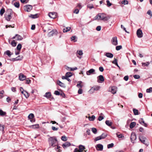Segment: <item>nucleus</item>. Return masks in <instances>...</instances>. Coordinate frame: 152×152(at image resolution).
Instances as JSON below:
<instances>
[{
	"label": "nucleus",
	"instance_id": "obj_1",
	"mask_svg": "<svg viewBox=\"0 0 152 152\" xmlns=\"http://www.w3.org/2000/svg\"><path fill=\"white\" fill-rule=\"evenodd\" d=\"M48 141L50 147H54L58 144L57 140L55 137H50Z\"/></svg>",
	"mask_w": 152,
	"mask_h": 152
},
{
	"label": "nucleus",
	"instance_id": "obj_2",
	"mask_svg": "<svg viewBox=\"0 0 152 152\" xmlns=\"http://www.w3.org/2000/svg\"><path fill=\"white\" fill-rule=\"evenodd\" d=\"M107 136V134L105 133H103L101 135L96 137L94 139L95 141H97L102 139L105 138Z\"/></svg>",
	"mask_w": 152,
	"mask_h": 152
},
{
	"label": "nucleus",
	"instance_id": "obj_3",
	"mask_svg": "<svg viewBox=\"0 0 152 152\" xmlns=\"http://www.w3.org/2000/svg\"><path fill=\"white\" fill-rule=\"evenodd\" d=\"M58 33V31L56 30L53 29L50 32H49L48 34V36L49 37L52 36L54 35H56Z\"/></svg>",
	"mask_w": 152,
	"mask_h": 152
},
{
	"label": "nucleus",
	"instance_id": "obj_4",
	"mask_svg": "<svg viewBox=\"0 0 152 152\" xmlns=\"http://www.w3.org/2000/svg\"><path fill=\"white\" fill-rule=\"evenodd\" d=\"M136 136L135 133L134 132H132L131 133L130 139L132 142L134 143V141L136 139Z\"/></svg>",
	"mask_w": 152,
	"mask_h": 152
},
{
	"label": "nucleus",
	"instance_id": "obj_5",
	"mask_svg": "<svg viewBox=\"0 0 152 152\" xmlns=\"http://www.w3.org/2000/svg\"><path fill=\"white\" fill-rule=\"evenodd\" d=\"M136 34L137 37L139 38H141L143 37V33L140 28L137 29Z\"/></svg>",
	"mask_w": 152,
	"mask_h": 152
},
{
	"label": "nucleus",
	"instance_id": "obj_6",
	"mask_svg": "<svg viewBox=\"0 0 152 152\" xmlns=\"http://www.w3.org/2000/svg\"><path fill=\"white\" fill-rule=\"evenodd\" d=\"M111 42L113 45L116 46L118 45V40L117 37H115L112 38L111 39Z\"/></svg>",
	"mask_w": 152,
	"mask_h": 152
},
{
	"label": "nucleus",
	"instance_id": "obj_7",
	"mask_svg": "<svg viewBox=\"0 0 152 152\" xmlns=\"http://www.w3.org/2000/svg\"><path fill=\"white\" fill-rule=\"evenodd\" d=\"M43 31L44 32H46L47 31H49L51 30V27H50V25L48 24L45 25V26L43 27Z\"/></svg>",
	"mask_w": 152,
	"mask_h": 152
},
{
	"label": "nucleus",
	"instance_id": "obj_8",
	"mask_svg": "<svg viewBox=\"0 0 152 152\" xmlns=\"http://www.w3.org/2000/svg\"><path fill=\"white\" fill-rule=\"evenodd\" d=\"M32 9V7L31 5H26L25 6L24 10L25 11L29 12Z\"/></svg>",
	"mask_w": 152,
	"mask_h": 152
},
{
	"label": "nucleus",
	"instance_id": "obj_9",
	"mask_svg": "<svg viewBox=\"0 0 152 152\" xmlns=\"http://www.w3.org/2000/svg\"><path fill=\"white\" fill-rule=\"evenodd\" d=\"M26 77L23 74L20 73L19 75V79L21 81H23L26 79Z\"/></svg>",
	"mask_w": 152,
	"mask_h": 152
},
{
	"label": "nucleus",
	"instance_id": "obj_10",
	"mask_svg": "<svg viewBox=\"0 0 152 152\" xmlns=\"http://www.w3.org/2000/svg\"><path fill=\"white\" fill-rule=\"evenodd\" d=\"M48 15L50 18L54 19L56 17L57 13L54 12H50L49 13Z\"/></svg>",
	"mask_w": 152,
	"mask_h": 152
},
{
	"label": "nucleus",
	"instance_id": "obj_11",
	"mask_svg": "<svg viewBox=\"0 0 152 152\" xmlns=\"http://www.w3.org/2000/svg\"><path fill=\"white\" fill-rule=\"evenodd\" d=\"M110 91L111 92L112 94H114L116 93V87L115 86H113L111 87L110 89Z\"/></svg>",
	"mask_w": 152,
	"mask_h": 152
},
{
	"label": "nucleus",
	"instance_id": "obj_12",
	"mask_svg": "<svg viewBox=\"0 0 152 152\" xmlns=\"http://www.w3.org/2000/svg\"><path fill=\"white\" fill-rule=\"evenodd\" d=\"M96 149L98 151H102L103 149V146L102 145L99 144L96 145Z\"/></svg>",
	"mask_w": 152,
	"mask_h": 152
},
{
	"label": "nucleus",
	"instance_id": "obj_13",
	"mask_svg": "<svg viewBox=\"0 0 152 152\" xmlns=\"http://www.w3.org/2000/svg\"><path fill=\"white\" fill-rule=\"evenodd\" d=\"M139 123L142 125H144L145 127H147V124L145 123L143 119L142 118H140L139 120Z\"/></svg>",
	"mask_w": 152,
	"mask_h": 152
},
{
	"label": "nucleus",
	"instance_id": "obj_14",
	"mask_svg": "<svg viewBox=\"0 0 152 152\" xmlns=\"http://www.w3.org/2000/svg\"><path fill=\"white\" fill-rule=\"evenodd\" d=\"M104 55L107 57L110 58H112L113 56V55L110 53H104Z\"/></svg>",
	"mask_w": 152,
	"mask_h": 152
},
{
	"label": "nucleus",
	"instance_id": "obj_15",
	"mask_svg": "<svg viewBox=\"0 0 152 152\" xmlns=\"http://www.w3.org/2000/svg\"><path fill=\"white\" fill-rule=\"evenodd\" d=\"M71 145V144L69 142H66L64 143L62 146L63 148H64L69 146Z\"/></svg>",
	"mask_w": 152,
	"mask_h": 152
},
{
	"label": "nucleus",
	"instance_id": "obj_16",
	"mask_svg": "<svg viewBox=\"0 0 152 152\" xmlns=\"http://www.w3.org/2000/svg\"><path fill=\"white\" fill-rule=\"evenodd\" d=\"M98 82L99 83H100L99 81V80L101 82H103L104 81V77L102 75H100L98 77Z\"/></svg>",
	"mask_w": 152,
	"mask_h": 152
},
{
	"label": "nucleus",
	"instance_id": "obj_17",
	"mask_svg": "<svg viewBox=\"0 0 152 152\" xmlns=\"http://www.w3.org/2000/svg\"><path fill=\"white\" fill-rule=\"evenodd\" d=\"M39 126L38 124H36L31 126H29L28 127L31 129H37L39 128Z\"/></svg>",
	"mask_w": 152,
	"mask_h": 152
},
{
	"label": "nucleus",
	"instance_id": "obj_18",
	"mask_svg": "<svg viewBox=\"0 0 152 152\" xmlns=\"http://www.w3.org/2000/svg\"><path fill=\"white\" fill-rule=\"evenodd\" d=\"M94 72L95 70L94 69H91L86 72V74L88 75H90V74H92Z\"/></svg>",
	"mask_w": 152,
	"mask_h": 152
},
{
	"label": "nucleus",
	"instance_id": "obj_19",
	"mask_svg": "<svg viewBox=\"0 0 152 152\" xmlns=\"http://www.w3.org/2000/svg\"><path fill=\"white\" fill-rule=\"evenodd\" d=\"M100 88V87L99 86H96L92 87V88H91V89H93L94 91H98L99 90Z\"/></svg>",
	"mask_w": 152,
	"mask_h": 152
},
{
	"label": "nucleus",
	"instance_id": "obj_20",
	"mask_svg": "<svg viewBox=\"0 0 152 152\" xmlns=\"http://www.w3.org/2000/svg\"><path fill=\"white\" fill-rule=\"evenodd\" d=\"M111 17V16L110 15H108L107 16H106L102 20L104 21H107L110 19Z\"/></svg>",
	"mask_w": 152,
	"mask_h": 152
},
{
	"label": "nucleus",
	"instance_id": "obj_21",
	"mask_svg": "<svg viewBox=\"0 0 152 152\" xmlns=\"http://www.w3.org/2000/svg\"><path fill=\"white\" fill-rule=\"evenodd\" d=\"M23 39L22 37L20 35L16 34V40H21Z\"/></svg>",
	"mask_w": 152,
	"mask_h": 152
},
{
	"label": "nucleus",
	"instance_id": "obj_22",
	"mask_svg": "<svg viewBox=\"0 0 152 152\" xmlns=\"http://www.w3.org/2000/svg\"><path fill=\"white\" fill-rule=\"evenodd\" d=\"M100 20H102L106 16V15L103 13H100Z\"/></svg>",
	"mask_w": 152,
	"mask_h": 152
},
{
	"label": "nucleus",
	"instance_id": "obj_23",
	"mask_svg": "<svg viewBox=\"0 0 152 152\" xmlns=\"http://www.w3.org/2000/svg\"><path fill=\"white\" fill-rule=\"evenodd\" d=\"M140 140L141 142L142 140H146L147 138L144 136H141L139 137Z\"/></svg>",
	"mask_w": 152,
	"mask_h": 152
},
{
	"label": "nucleus",
	"instance_id": "obj_24",
	"mask_svg": "<svg viewBox=\"0 0 152 152\" xmlns=\"http://www.w3.org/2000/svg\"><path fill=\"white\" fill-rule=\"evenodd\" d=\"M79 150L80 151H83V150L85 149V148L84 146L82 145H80L79 146Z\"/></svg>",
	"mask_w": 152,
	"mask_h": 152
},
{
	"label": "nucleus",
	"instance_id": "obj_25",
	"mask_svg": "<svg viewBox=\"0 0 152 152\" xmlns=\"http://www.w3.org/2000/svg\"><path fill=\"white\" fill-rule=\"evenodd\" d=\"M105 124L108 126H111L112 124V123L109 121L107 120L105 121Z\"/></svg>",
	"mask_w": 152,
	"mask_h": 152
},
{
	"label": "nucleus",
	"instance_id": "obj_26",
	"mask_svg": "<svg viewBox=\"0 0 152 152\" xmlns=\"http://www.w3.org/2000/svg\"><path fill=\"white\" fill-rule=\"evenodd\" d=\"M136 123L135 122H132L131 123L130 125V128L132 129L134 128L136 125Z\"/></svg>",
	"mask_w": 152,
	"mask_h": 152
},
{
	"label": "nucleus",
	"instance_id": "obj_27",
	"mask_svg": "<svg viewBox=\"0 0 152 152\" xmlns=\"http://www.w3.org/2000/svg\"><path fill=\"white\" fill-rule=\"evenodd\" d=\"M6 113L5 112H4L2 111L1 110H0V115L3 116L5 115Z\"/></svg>",
	"mask_w": 152,
	"mask_h": 152
},
{
	"label": "nucleus",
	"instance_id": "obj_28",
	"mask_svg": "<svg viewBox=\"0 0 152 152\" xmlns=\"http://www.w3.org/2000/svg\"><path fill=\"white\" fill-rule=\"evenodd\" d=\"M72 75V73L70 72H67L66 73L65 75L64 76L66 77H71Z\"/></svg>",
	"mask_w": 152,
	"mask_h": 152
},
{
	"label": "nucleus",
	"instance_id": "obj_29",
	"mask_svg": "<svg viewBox=\"0 0 152 152\" xmlns=\"http://www.w3.org/2000/svg\"><path fill=\"white\" fill-rule=\"evenodd\" d=\"M57 83L60 86L62 87H64V84L61 82L60 81L58 80L57 81Z\"/></svg>",
	"mask_w": 152,
	"mask_h": 152
},
{
	"label": "nucleus",
	"instance_id": "obj_30",
	"mask_svg": "<svg viewBox=\"0 0 152 152\" xmlns=\"http://www.w3.org/2000/svg\"><path fill=\"white\" fill-rule=\"evenodd\" d=\"M71 29V28L70 27H67L65 28H64L63 30L64 32H66L69 31Z\"/></svg>",
	"mask_w": 152,
	"mask_h": 152
},
{
	"label": "nucleus",
	"instance_id": "obj_31",
	"mask_svg": "<svg viewBox=\"0 0 152 152\" xmlns=\"http://www.w3.org/2000/svg\"><path fill=\"white\" fill-rule=\"evenodd\" d=\"M23 56H18L17 57L15 58V59H16V61L21 60L23 58Z\"/></svg>",
	"mask_w": 152,
	"mask_h": 152
},
{
	"label": "nucleus",
	"instance_id": "obj_32",
	"mask_svg": "<svg viewBox=\"0 0 152 152\" xmlns=\"http://www.w3.org/2000/svg\"><path fill=\"white\" fill-rule=\"evenodd\" d=\"M45 96L47 98H50L51 96V93L50 92H47L45 93Z\"/></svg>",
	"mask_w": 152,
	"mask_h": 152
},
{
	"label": "nucleus",
	"instance_id": "obj_33",
	"mask_svg": "<svg viewBox=\"0 0 152 152\" xmlns=\"http://www.w3.org/2000/svg\"><path fill=\"white\" fill-rule=\"evenodd\" d=\"M88 118L89 121H93L95 119V117L94 115H93L91 117L89 116Z\"/></svg>",
	"mask_w": 152,
	"mask_h": 152
},
{
	"label": "nucleus",
	"instance_id": "obj_34",
	"mask_svg": "<svg viewBox=\"0 0 152 152\" xmlns=\"http://www.w3.org/2000/svg\"><path fill=\"white\" fill-rule=\"evenodd\" d=\"M34 115L33 113H30L28 116L29 119H31L34 118Z\"/></svg>",
	"mask_w": 152,
	"mask_h": 152
},
{
	"label": "nucleus",
	"instance_id": "obj_35",
	"mask_svg": "<svg viewBox=\"0 0 152 152\" xmlns=\"http://www.w3.org/2000/svg\"><path fill=\"white\" fill-rule=\"evenodd\" d=\"M11 16L10 15H7V16H5L6 19L8 21H9L11 18Z\"/></svg>",
	"mask_w": 152,
	"mask_h": 152
},
{
	"label": "nucleus",
	"instance_id": "obj_36",
	"mask_svg": "<svg viewBox=\"0 0 152 152\" xmlns=\"http://www.w3.org/2000/svg\"><path fill=\"white\" fill-rule=\"evenodd\" d=\"M4 54H6L7 55H8L9 57H10L11 55L10 51L9 50L6 51L4 53Z\"/></svg>",
	"mask_w": 152,
	"mask_h": 152
},
{
	"label": "nucleus",
	"instance_id": "obj_37",
	"mask_svg": "<svg viewBox=\"0 0 152 152\" xmlns=\"http://www.w3.org/2000/svg\"><path fill=\"white\" fill-rule=\"evenodd\" d=\"M14 5L17 8H19L20 6V4L19 2H16L14 3Z\"/></svg>",
	"mask_w": 152,
	"mask_h": 152
},
{
	"label": "nucleus",
	"instance_id": "obj_38",
	"mask_svg": "<svg viewBox=\"0 0 152 152\" xmlns=\"http://www.w3.org/2000/svg\"><path fill=\"white\" fill-rule=\"evenodd\" d=\"M29 17L32 18H35L38 17V15L37 14L34 15H31Z\"/></svg>",
	"mask_w": 152,
	"mask_h": 152
},
{
	"label": "nucleus",
	"instance_id": "obj_39",
	"mask_svg": "<svg viewBox=\"0 0 152 152\" xmlns=\"http://www.w3.org/2000/svg\"><path fill=\"white\" fill-rule=\"evenodd\" d=\"M22 47V45L20 44H18L17 47V49L18 50L20 51Z\"/></svg>",
	"mask_w": 152,
	"mask_h": 152
},
{
	"label": "nucleus",
	"instance_id": "obj_40",
	"mask_svg": "<svg viewBox=\"0 0 152 152\" xmlns=\"http://www.w3.org/2000/svg\"><path fill=\"white\" fill-rule=\"evenodd\" d=\"M133 111L134 115H138V111L136 109H133Z\"/></svg>",
	"mask_w": 152,
	"mask_h": 152
},
{
	"label": "nucleus",
	"instance_id": "obj_41",
	"mask_svg": "<svg viewBox=\"0 0 152 152\" xmlns=\"http://www.w3.org/2000/svg\"><path fill=\"white\" fill-rule=\"evenodd\" d=\"M87 7L89 8L90 9H91L94 8L93 5L92 4H89L87 5Z\"/></svg>",
	"mask_w": 152,
	"mask_h": 152
},
{
	"label": "nucleus",
	"instance_id": "obj_42",
	"mask_svg": "<svg viewBox=\"0 0 152 152\" xmlns=\"http://www.w3.org/2000/svg\"><path fill=\"white\" fill-rule=\"evenodd\" d=\"M5 12V10L4 8H2L0 11V14L2 16Z\"/></svg>",
	"mask_w": 152,
	"mask_h": 152
},
{
	"label": "nucleus",
	"instance_id": "obj_43",
	"mask_svg": "<svg viewBox=\"0 0 152 152\" xmlns=\"http://www.w3.org/2000/svg\"><path fill=\"white\" fill-rule=\"evenodd\" d=\"M23 94L27 98L29 96L28 93L26 91H24V94Z\"/></svg>",
	"mask_w": 152,
	"mask_h": 152
},
{
	"label": "nucleus",
	"instance_id": "obj_44",
	"mask_svg": "<svg viewBox=\"0 0 152 152\" xmlns=\"http://www.w3.org/2000/svg\"><path fill=\"white\" fill-rule=\"evenodd\" d=\"M100 13H99L94 17V20L100 19Z\"/></svg>",
	"mask_w": 152,
	"mask_h": 152
},
{
	"label": "nucleus",
	"instance_id": "obj_45",
	"mask_svg": "<svg viewBox=\"0 0 152 152\" xmlns=\"http://www.w3.org/2000/svg\"><path fill=\"white\" fill-rule=\"evenodd\" d=\"M82 83V81H79L78 82V83L77 84V86L78 87H80V88H81L83 87V85L81 84V83Z\"/></svg>",
	"mask_w": 152,
	"mask_h": 152
},
{
	"label": "nucleus",
	"instance_id": "obj_46",
	"mask_svg": "<svg viewBox=\"0 0 152 152\" xmlns=\"http://www.w3.org/2000/svg\"><path fill=\"white\" fill-rule=\"evenodd\" d=\"M17 42H15L14 40H13L11 43V45L13 47H15L16 46Z\"/></svg>",
	"mask_w": 152,
	"mask_h": 152
},
{
	"label": "nucleus",
	"instance_id": "obj_47",
	"mask_svg": "<svg viewBox=\"0 0 152 152\" xmlns=\"http://www.w3.org/2000/svg\"><path fill=\"white\" fill-rule=\"evenodd\" d=\"M118 133H117L116 134L117 137H118V138H122L123 137H124V136L122 135V134H119Z\"/></svg>",
	"mask_w": 152,
	"mask_h": 152
},
{
	"label": "nucleus",
	"instance_id": "obj_48",
	"mask_svg": "<svg viewBox=\"0 0 152 152\" xmlns=\"http://www.w3.org/2000/svg\"><path fill=\"white\" fill-rule=\"evenodd\" d=\"M92 131L94 134H96L97 133V130L96 128H93L92 129Z\"/></svg>",
	"mask_w": 152,
	"mask_h": 152
},
{
	"label": "nucleus",
	"instance_id": "obj_49",
	"mask_svg": "<svg viewBox=\"0 0 152 152\" xmlns=\"http://www.w3.org/2000/svg\"><path fill=\"white\" fill-rule=\"evenodd\" d=\"M62 79H66L69 82H70L71 81V80L69 78V77H66L64 76H62Z\"/></svg>",
	"mask_w": 152,
	"mask_h": 152
},
{
	"label": "nucleus",
	"instance_id": "obj_50",
	"mask_svg": "<svg viewBox=\"0 0 152 152\" xmlns=\"http://www.w3.org/2000/svg\"><path fill=\"white\" fill-rule=\"evenodd\" d=\"M152 92V88L150 87L149 88L147 89L146 92L148 93H150Z\"/></svg>",
	"mask_w": 152,
	"mask_h": 152
},
{
	"label": "nucleus",
	"instance_id": "obj_51",
	"mask_svg": "<svg viewBox=\"0 0 152 152\" xmlns=\"http://www.w3.org/2000/svg\"><path fill=\"white\" fill-rule=\"evenodd\" d=\"M122 48L121 45L117 46L116 47V50H120Z\"/></svg>",
	"mask_w": 152,
	"mask_h": 152
},
{
	"label": "nucleus",
	"instance_id": "obj_52",
	"mask_svg": "<svg viewBox=\"0 0 152 152\" xmlns=\"http://www.w3.org/2000/svg\"><path fill=\"white\" fill-rule=\"evenodd\" d=\"M114 144L113 143H111L110 144H108L107 146L108 148H109L113 147V146Z\"/></svg>",
	"mask_w": 152,
	"mask_h": 152
},
{
	"label": "nucleus",
	"instance_id": "obj_53",
	"mask_svg": "<svg viewBox=\"0 0 152 152\" xmlns=\"http://www.w3.org/2000/svg\"><path fill=\"white\" fill-rule=\"evenodd\" d=\"M61 139L64 141H66L67 140L66 137L65 136H62L61 137Z\"/></svg>",
	"mask_w": 152,
	"mask_h": 152
},
{
	"label": "nucleus",
	"instance_id": "obj_54",
	"mask_svg": "<svg viewBox=\"0 0 152 152\" xmlns=\"http://www.w3.org/2000/svg\"><path fill=\"white\" fill-rule=\"evenodd\" d=\"M128 3V1L127 0H124L122 1V4L124 5L127 4Z\"/></svg>",
	"mask_w": 152,
	"mask_h": 152
},
{
	"label": "nucleus",
	"instance_id": "obj_55",
	"mask_svg": "<svg viewBox=\"0 0 152 152\" xmlns=\"http://www.w3.org/2000/svg\"><path fill=\"white\" fill-rule=\"evenodd\" d=\"M78 54L80 56L82 55L83 54V53L82 50H78L77 52Z\"/></svg>",
	"mask_w": 152,
	"mask_h": 152
},
{
	"label": "nucleus",
	"instance_id": "obj_56",
	"mask_svg": "<svg viewBox=\"0 0 152 152\" xmlns=\"http://www.w3.org/2000/svg\"><path fill=\"white\" fill-rule=\"evenodd\" d=\"M79 10L78 9H75L73 11V12L76 14H77L79 13Z\"/></svg>",
	"mask_w": 152,
	"mask_h": 152
},
{
	"label": "nucleus",
	"instance_id": "obj_57",
	"mask_svg": "<svg viewBox=\"0 0 152 152\" xmlns=\"http://www.w3.org/2000/svg\"><path fill=\"white\" fill-rule=\"evenodd\" d=\"M147 14L149 15L150 17H151L152 16V13L151 11L150 10H149L147 12Z\"/></svg>",
	"mask_w": 152,
	"mask_h": 152
},
{
	"label": "nucleus",
	"instance_id": "obj_58",
	"mask_svg": "<svg viewBox=\"0 0 152 152\" xmlns=\"http://www.w3.org/2000/svg\"><path fill=\"white\" fill-rule=\"evenodd\" d=\"M133 77L135 79H139L140 77L139 75H134Z\"/></svg>",
	"mask_w": 152,
	"mask_h": 152
},
{
	"label": "nucleus",
	"instance_id": "obj_59",
	"mask_svg": "<svg viewBox=\"0 0 152 152\" xmlns=\"http://www.w3.org/2000/svg\"><path fill=\"white\" fill-rule=\"evenodd\" d=\"M107 5L108 7H110L112 5V4L110 3L109 0H107L106 1Z\"/></svg>",
	"mask_w": 152,
	"mask_h": 152
},
{
	"label": "nucleus",
	"instance_id": "obj_60",
	"mask_svg": "<svg viewBox=\"0 0 152 152\" xmlns=\"http://www.w3.org/2000/svg\"><path fill=\"white\" fill-rule=\"evenodd\" d=\"M76 38V37L75 36H73L71 38V41H74V42H75L76 41V40H75V39Z\"/></svg>",
	"mask_w": 152,
	"mask_h": 152
},
{
	"label": "nucleus",
	"instance_id": "obj_61",
	"mask_svg": "<svg viewBox=\"0 0 152 152\" xmlns=\"http://www.w3.org/2000/svg\"><path fill=\"white\" fill-rule=\"evenodd\" d=\"M121 28L123 29L126 32L129 33V32H127L126 31V28H125L124 27V26L122 25H121Z\"/></svg>",
	"mask_w": 152,
	"mask_h": 152
},
{
	"label": "nucleus",
	"instance_id": "obj_62",
	"mask_svg": "<svg viewBox=\"0 0 152 152\" xmlns=\"http://www.w3.org/2000/svg\"><path fill=\"white\" fill-rule=\"evenodd\" d=\"M0 130L2 131H4V125L2 126L0 124Z\"/></svg>",
	"mask_w": 152,
	"mask_h": 152
},
{
	"label": "nucleus",
	"instance_id": "obj_63",
	"mask_svg": "<svg viewBox=\"0 0 152 152\" xmlns=\"http://www.w3.org/2000/svg\"><path fill=\"white\" fill-rule=\"evenodd\" d=\"M77 7L78 8H79L80 9L82 7V6H81V4L80 3L78 4Z\"/></svg>",
	"mask_w": 152,
	"mask_h": 152
},
{
	"label": "nucleus",
	"instance_id": "obj_64",
	"mask_svg": "<svg viewBox=\"0 0 152 152\" xmlns=\"http://www.w3.org/2000/svg\"><path fill=\"white\" fill-rule=\"evenodd\" d=\"M112 63L115 65L117 64V60L116 58H114V61L112 62Z\"/></svg>",
	"mask_w": 152,
	"mask_h": 152
}]
</instances>
